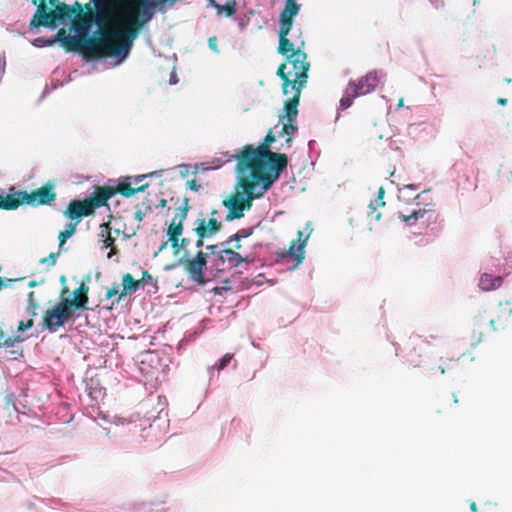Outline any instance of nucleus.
Segmentation results:
<instances>
[{
  "mask_svg": "<svg viewBox=\"0 0 512 512\" xmlns=\"http://www.w3.org/2000/svg\"><path fill=\"white\" fill-rule=\"evenodd\" d=\"M155 7L151 0H129V5L117 13L113 3L96 0L93 21L98 26V35L87 39L90 59H125L133 41L153 18Z\"/></svg>",
  "mask_w": 512,
  "mask_h": 512,
  "instance_id": "1",
  "label": "nucleus"
},
{
  "mask_svg": "<svg viewBox=\"0 0 512 512\" xmlns=\"http://www.w3.org/2000/svg\"><path fill=\"white\" fill-rule=\"evenodd\" d=\"M282 55L286 57V60L278 67L277 75L282 79L283 93L292 96L285 101L284 114L279 116L282 127L278 136H284L285 143L277 147V150L289 149L292 146L294 135L298 131L296 125L298 105L310 69V63L304 50L292 51Z\"/></svg>",
  "mask_w": 512,
  "mask_h": 512,
  "instance_id": "2",
  "label": "nucleus"
},
{
  "mask_svg": "<svg viewBox=\"0 0 512 512\" xmlns=\"http://www.w3.org/2000/svg\"><path fill=\"white\" fill-rule=\"evenodd\" d=\"M162 171H153L147 174H141L135 177L128 176L119 182L117 185H102L95 186L93 193L85 198L84 200H72L66 207L64 215L70 220H77L79 222L81 218L91 216L95 213V210L101 207H106L110 210L108 204L116 194L129 198L135 195L137 192H143L148 186V183L139 185L138 187H132V184H139L142 180L147 177L161 176Z\"/></svg>",
  "mask_w": 512,
  "mask_h": 512,
  "instance_id": "3",
  "label": "nucleus"
},
{
  "mask_svg": "<svg viewBox=\"0 0 512 512\" xmlns=\"http://www.w3.org/2000/svg\"><path fill=\"white\" fill-rule=\"evenodd\" d=\"M276 140V135L270 129L261 145L254 148L245 145L237 155L238 172H254L266 178V187L272 186L286 169L288 158L286 154L272 152L269 147Z\"/></svg>",
  "mask_w": 512,
  "mask_h": 512,
  "instance_id": "4",
  "label": "nucleus"
},
{
  "mask_svg": "<svg viewBox=\"0 0 512 512\" xmlns=\"http://www.w3.org/2000/svg\"><path fill=\"white\" fill-rule=\"evenodd\" d=\"M238 184L222 204L228 209L226 221L240 219L244 211L250 210L254 199L260 198L271 186L266 187V178L254 172H239Z\"/></svg>",
  "mask_w": 512,
  "mask_h": 512,
  "instance_id": "5",
  "label": "nucleus"
},
{
  "mask_svg": "<svg viewBox=\"0 0 512 512\" xmlns=\"http://www.w3.org/2000/svg\"><path fill=\"white\" fill-rule=\"evenodd\" d=\"M301 5L297 0H285L284 8L279 15L278 53L287 54L292 51L304 50L305 39L300 27L294 25V17L299 13Z\"/></svg>",
  "mask_w": 512,
  "mask_h": 512,
  "instance_id": "6",
  "label": "nucleus"
},
{
  "mask_svg": "<svg viewBox=\"0 0 512 512\" xmlns=\"http://www.w3.org/2000/svg\"><path fill=\"white\" fill-rule=\"evenodd\" d=\"M512 316V298L499 301L498 305L492 309L489 313H479L474 318V329L471 335V344L477 345L483 340V331L481 330L485 325V321L488 320V326L490 331H498L504 329L510 317Z\"/></svg>",
  "mask_w": 512,
  "mask_h": 512,
  "instance_id": "7",
  "label": "nucleus"
},
{
  "mask_svg": "<svg viewBox=\"0 0 512 512\" xmlns=\"http://www.w3.org/2000/svg\"><path fill=\"white\" fill-rule=\"evenodd\" d=\"M46 1L47 0H31L32 4L37 8L29 23L30 29L39 27L54 28L57 22L72 19L76 11V6H70L63 2L53 6V9L50 10Z\"/></svg>",
  "mask_w": 512,
  "mask_h": 512,
  "instance_id": "8",
  "label": "nucleus"
},
{
  "mask_svg": "<svg viewBox=\"0 0 512 512\" xmlns=\"http://www.w3.org/2000/svg\"><path fill=\"white\" fill-rule=\"evenodd\" d=\"M380 82V77L377 71H369L366 75L360 77L357 80L349 81L344 95L340 100V106L342 109L349 108L354 99L359 96L367 95L373 92Z\"/></svg>",
  "mask_w": 512,
  "mask_h": 512,
  "instance_id": "9",
  "label": "nucleus"
},
{
  "mask_svg": "<svg viewBox=\"0 0 512 512\" xmlns=\"http://www.w3.org/2000/svg\"><path fill=\"white\" fill-rule=\"evenodd\" d=\"M190 208L189 199L185 197L182 204L177 208V212L167 229L168 241L175 254L185 251L190 242L187 238L179 239L183 233V222L187 218Z\"/></svg>",
  "mask_w": 512,
  "mask_h": 512,
  "instance_id": "10",
  "label": "nucleus"
},
{
  "mask_svg": "<svg viewBox=\"0 0 512 512\" xmlns=\"http://www.w3.org/2000/svg\"><path fill=\"white\" fill-rule=\"evenodd\" d=\"M79 315L61 299L51 308L47 309L42 317L43 327L49 332H56L68 321H75Z\"/></svg>",
  "mask_w": 512,
  "mask_h": 512,
  "instance_id": "11",
  "label": "nucleus"
},
{
  "mask_svg": "<svg viewBox=\"0 0 512 512\" xmlns=\"http://www.w3.org/2000/svg\"><path fill=\"white\" fill-rule=\"evenodd\" d=\"M207 254L198 252L196 257L189 258L186 254H183L179 259V264L186 270L190 278L199 284L206 282L204 278V270L207 265Z\"/></svg>",
  "mask_w": 512,
  "mask_h": 512,
  "instance_id": "12",
  "label": "nucleus"
},
{
  "mask_svg": "<svg viewBox=\"0 0 512 512\" xmlns=\"http://www.w3.org/2000/svg\"><path fill=\"white\" fill-rule=\"evenodd\" d=\"M56 196L55 184L51 181L32 192L23 191L25 204L32 207L50 205L56 199Z\"/></svg>",
  "mask_w": 512,
  "mask_h": 512,
  "instance_id": "13",
  "label": "nucleus"
},
{
  "mask_svg": "<svg viewBox=\"0 0 512 512\" xmlns=\"http://www.w3.org/2000/svg\"><path fill=\"white\" fill-rule=\"evenodd\" d=\"M305 231H307V235L305 238H303V232L298 231L297 239L290 244L289 249L284 254V256L293 258L296 265H299L300 263H302V261L305 258L304 248L306 246L307 240L312 231L309 223H307V225L305 227Z\"/></svg>",
  "mask_w": 512,
  "mask_h": 512,
  "instance_id": "14",
  "label": "nucleus"
},
{
  "mask_svg": "<svg viewBox=\"0 0 512 512\" xmlns=\"http://www.w3.org/2000/svg\"><path fill=\"white\" fill-rule=\"evenodd\" d=\"M243 262H248V258L242 257L232 248H224L220 251L215 265L217 270L223 271L238 267Z\"/></svg>",
  "mask_w": 512,
  "mask_h": 512,
  "instance_id": "15",
  "label": "nucleus"
},
{
  "mask_svg": "<svg viewBox=\"0 0 512 512\" xmlns=\"http://www.w3.org/2000/svg\"><path fill=\"white\" fill-rule=\"evenodd\" d=\"M89 286L85 282H81L77 289L73 291V297L61 298L74 312L82 311L88 308L89 303Z\"/></svg>",
  "mask_w": 512,
  "mask_h": 512,
  "instance_id": "16",
  "label": "nucleus"
},
{
  "mask_svg": "<svg viewBox=\"0 0 512 512\" xmlns=\"http://www.w3.org/2000/svg\"><path fill=\"white\" fill-rule=\"evenodd\" d=\"M195 224L194 230H198L201 235L208 237L217 234L222 228V223L217 218H209L208 220L199 218L196 220Z\"/></svg>",
  "mask_w": 512,
  "mask_h": 512,
  "instance_id": "17",
  "label": "nucleus"
},
{
  "mask_svg": "<svg viewBox=\"0 0 512 512\" xmlns=\"http://www.w3.org/2000/svg\"><path fill=\"white\" fill-rule=\"evenodd\" d=\"M76 11L72 17V27L78 32H85L90 26L91 19L87 13H84L83 6L78 1H75Z\"/></svg>",
  "mask_w": 512,
  "mask_h": 512,
  "instance_id": "18",
  "label": "nucleus"
},
{
  "mask_svg": "<svg viewBox=\"0 0 512 512\" xmlns=\"http://www.w3.org/2000/svg\"><path fill=\"white\" fill-rule=\"evenodd\" d=\"M87 39L82 36H68L62 47L66 51H78L82 53L86 58L90 59V51L87 49Z\"/></svg>",
  "mask_w": 512,
  "mask_h": 512,
  "instance_id": "19",
  "label": "nucleus"
},
{
  "mask_svg": "<svg viewBox=\"0 0 512 512\" xmlns=\"http://www.w3.org/2000/svg\"><path fill=\"white\" fill-rule=\"evenodd\" d=\"M399 218L403 222H410L411 220H418V219H424L425 221H434L436 222L439 218V215L436 213V211L432 208H423V209H415L411 212L410 215H400Z\"/></svg>",
  "mask_w": 512,
  "mask_h": 512,
  "instance_id": "20",
  "label": "nucleus"
},
{
  "mask_svg": "<svg viewBox=\"0 0 512 512\" xmlns=\"http://www.w3.org/2000/svg\"><path fill=\"white\" fill-rule=\"evenodd\" d=\"M22 204H25L23 191L0 196V209L15 210Z\"/></svg>",
  "mask_w": 512,
  "mask_h": 512,
  "instance_id": "21",
  "label": "nucleus"
},
{
  "mask_svg": "<svg viewBox=\"0 0 512 512\" xmlns=\"http://www.w3.org/2000/svg\"><path fill=\"white\" fill-rule=\"evenodd\" d=\"M503 283L501 276H493L489 273H483L479 280V287L483 291H492L498 289Z\"/></svg>",
  "mask_w": 512,
  "mask_h": 512,
  "instance_id": "22",
  "label": "nucleus"
},
{
  "mask_svg": "<svg viewBox=\"0 0 512 512\" xmlns=\"http://www.w3.org/2000/svg\"><path fill=\"white\" fill-rule=\"evenodd\" d=\"M385 194V189L380 187L378 190V196L375 201H372L368 206L367 215L371 217L373 221H379L381 219V213L377 212L379 207H384L385 202L383 200Z\"/></svg>",
  "mask_w": 512,
  "mask_h": 512,
  "instance_id": "23",
  "label": "nucleus"
},
{
  "mask_svg": "<svg viewBox=\"0 0 512 512\" xmlns=\"http://www.w3.org/2000/svg\"><path fill=\"white\" fill-rule=\"evenodd\" d=\"M139 285L140 281L135 280L130 273L124 274L122 277V291L117 301L121 300L127 292H135L139 288Z\"/></svg>",
  "mask_w": 512,
  "mask_h": 512,
  "instance_id": "24",
  "label": "nucleus"
},
{
  "mask_svg": "<svg viewBox=\"0 0 512 512\" xmlns=\"http://www.w3.org/2000/svg\"><path fill=\"white\" fill-rule=\"evenodd\" d=\"M209 3L217 9L218 12L225 11L227 16H233L236 13L235 1L227 2L225 5H221L217 0H209Z\"/></svg>",
  "mask_w": 512,
  "mask_h": 512,
  "instance_id": "25",
  "label": "nucleus"
},
{
  "mask_svg": "<svg viewBox=\"0 0 512 512\" xmlns=\"http://www.w3.org/2000/svg\"><path fill=\"white\" fill-rule=\"evenodd\" d=\"M23 340L24 339L20 336H6L2 327L0 326V347H14L15 344H19L23 342Z\"/></svg>",
  "mask_w": 512,
  "mask_h": 512,
  "instance_id": "26",
  "label": "nucleus"
},
{
  "mask_svg": "<svg viewBox=\"0 0 512 512\" xmlns=\"http://www.w3.org/2000/svg\"><path fill=\"white\" fill-rule=\"evenodd\" d=\"M151 208L149 206L145 207V209H142L141 207L137 206V210L134 213V218L137 221V226L135 229H132L130 233H127V237L134 236L136 234V231L141 228V222L143 221L144 217L147 214V211H150Z\"/></svg>",
  "mask_w": 512,
  "mask_h": 512,
  "instance_id": "27",
  "label": "nucleus"
},
{
  "mask_svg": "<svg viewBox=\"0 0 512 512\" xmlns=\"http://www.w3.org/2000/svg\"><path fill=\"white\" fill-rule=\"evenodd\" d=\"M252 233H253L252 228L241 229L237 233L230 236L224 243H222V245L231 244V243H233V241H238V240H241L242 238H247L250 235H252Z\"/></svg>",
  "mask_w": 512,
  "mask_h": 512,
  "instance_id": "28",
  "label": "nucleus"
},
{
  "mask_svg": "<svg viewBox=\"0 0 512 512\" xmlns=\"http://www.w3.org/2000/svg\"><path fill=\"white\" fill-rule=\"evenodd\" d=\"M32 44L35 47H38V48H43V47L54 45L52 38L51 39H46L44 37H37V38H35L33 40Z\"/></svg>",
  "mask_w": 512,
  "mask_h": 512,
  "instance_id": "29",
  "label": "nucleus"
},
{
  "mask_svg": "<svg viewBox=\"0 0 512 512\" xmlns=\"http://www.w3.org/2000/svg\"><path fill=\"white\" fill-rule=\"evenodd\" d=\"M99 236L105 237V239L103 240V244L101 246L102 249H108L109 247L115 245V238L111 235V232L107 231V235L100 233Z\"/></svg>",
  "mask_w": 512,
  "mask_h": 512,
  "instance_id": "30",
  "label": "nucleus"
},
{
  "mask_svg": "<svg viewBox=\"0 0 512 512\" xmlns=\"http://www.w3.org/2000/svg\"><path fill=\"white\" fill-rule=\"evenodd\" d=\"M68 36L69 34H67L66 30L64 28H60L56 35L52 38L53 43L55 44L56 42H60L61 45H63Z\"/></svg>",
  "mask_w": 512,
  "mask_h": 512,
  "instance_id": "31",
  "label": "nucleus"
},
{
  "mask_svg": "<svg viewBox=\"0 0 512 512\" xmlns=\"http://www.w3.org/2000/svg\"><path fill=\"white\" fill-rule=\"evenodd\" d=\"M233 358V354L231 353H227L225 354L220 360H219V363L217 364V369L220 371V370H223L224 368H226L228 366V364L231 362Z\"/></svg>",
  "mask_w": 512,
  "mask_h": 512,
  "instance_id": "32",
  "label": "nucleus"
},
{
  "mask_svg": "<svg viewBox=\"0 0 512 512\" xmlns=\"http://www.w3.org/2000/svg\"><path fill=\"white\" fill-rule=\"evenodd\" d=\"M33 325H34V320L32 318L27 320V321H20L18 323L17 331L18 332H23V331H25L27 329L32 328Z\"/></svg>",
  "mask_w": 512,
  "mask_h": 512,
  "instance_id": "33",
  "label": "nucleus"
},
{
  "mask_svg": "<svg viewBox=\"0 0 512 512\" xmlns=\"http://www.w3.org/2000/svg\"><path fill=\"white\" fill-rule=\"evenodd\" d=\"M58 256H59V253L52 252V253L49 254L48 257L41 259L40 262L41 263L48 262L50 265L53 266V265L56 264V260H57Z\"/></svg>",
  "mask_w": 512,
  "mask_h": 512,
  "instance_id": "34",
  "label": "nucleus"
},
{
  "mask_svg": "<svg viewBox=\"0 0 512 512\" xmlns=\"http://www.w3.org/2000/svg\"><path fill=\"white\" fill-rule=\"evenodd\" d=\"M72 235L69 234L68 231L63 230L59 233L58 239H59V248H61L67 241L68 238H70Z\"/></svg>",
  "mask_w": 512,
  "mask_h": 512,
  "instance_id": "35",
  "label": "nucleus"
},
{
  "mask_svg": "<svg viewBox=\"0 0 512 512\" xmlns=\"http://www.w3.org/2000/svg\"><path fill=\"white\" fill-rule=\"evenodd\" d=\"M208 44L211 50L215 52H219L218 50V40L216 36H212L208 39Z\"/></svg>",
  "mask_w": 512,
  "mask_h": 512,
  "instance_id": "36",
  "label": "nucleus"
},
{
  "mask_svg": "<svg viewBox=\"0 0 512 512\" xmlns=\"http://www.w3.org/2000/svg\"><path fill=\"white\" fill-rule=\"evenodd\" d=\"M194 231H195V233L197 235L196 247L197 248H201L203 246L204 239L208 238V236L201 235L200 231H198V230H194Z\"/></svg>",
  "mask_w": 512,
  "mask_h": 512,
  "instance_id": "37",
  "label": "nucleus"
},
{
  "mask_svg": "<svg viewBox=\"0 0 512 512\" xmlns=\"http://www.w3.org/2000/svg\"><path fill=\"white\" fill-rule=\"evenodd\" d=\"M28 301H29V306L32 308V316H35L36 315V312H35V309H36V304L34 302V292H29L28 294Z\"/></svg>",
  "mask_w": 512,
  "mask_h": 512,
  "instance_id": "38",
  "label": "nucleus"
},
{
  "mask_svg": "<svg viewBox=\"0 0 512 512\" xmlns=\"http://www.w3.org/2000/svg\"><path fill=\"white\" fill-rule=\"evenodd\" d=\"M118 293V286L115 285L114 287L108 289L107 293H106V298L107 299H110L112 298L113 296H115L116 294Z\"/></svg>",
  "mask_w": 512,
  "mask_h": 512,
  "instance_id": "39",
  "label": "nucleus"
},
{
  "mask_svg": "<svg viewBox=\"0 0 512 512\" xmlns=\"http://www.w3.org/2000/svg\"><path fill=\"white\" fill-rule=\"evenodd\" d=\"M77 224L78 222L76 221L75 223H69L65 230L69 232V234L73 235L76 231V228H77Z\"/></svg>",
  "mask_w": 512,
  "mask_h": 512,
  "instance_id": "40",
  "label": "nucleus"
},
{
  "mask_svg": "<svg viewBox=\"0 0 512 512\" xmlns=\"http://www.w3.org/2000/svg\"><path fill=\"white\" fill-rule=\"evenodd\" d=\"M100 228L102 230V233L104 232L105 234L104 235H107V231L111 232V226H110V222H107V223H103L100 225Z\"/></svg>",
  "mask_w": 512,
  "mask_h": 512,
  "instance_id": "41",
  "label": "nucleus"
},
{
  "mask_svg": "<svg viewBox=\"0 0 512 512\" xmlns=\"http://www.w3.org/2000/svg\"><path fill=\"white\" fill-rule=\"evenodd\" d=\"M151 278H152V277H151L150 273H149L147 270L143 271V272H142V278L139 280V281H140V284H141L142 282H145V281L151 280Z\"/></svg>",
  "mask_w": 512,
  "mask_h": 512,
  "instance_id": "42",
  "label": "nucleus"
},
{
  "mask_svg": "<svg viewBox=\"0 0 512 512\" xmlns=\"http://www.w3.org/2000/svg\"><path fill=\"white\" fill-rule=\"evenodd\" d=\"M109 248H110V251H109V253H108L107 257L110 259V258H112L114 255H116V254H117L118 249H117V246H116V245L111 246V247H109Z\"/></svg>",
  "mask_w": 512,
  "mask_h": 512,
  "instance_id": "43",
  "label": "nucleus"
},
{
  "mask_svg": "<svg viewBox=\"0 0 512 512\" xmlns=\"http://www.w3.org/2000/svg\"><path fill=\"white\" fill-rule=\"evenodd\" d=\"M434 6L436 9H443L445 7V2L444 0H436L435 2H433Z\"/></svg>",
  "mask_w": 512,
  "mask_h": 512,
  "instance_id": "44",
  "label": "nucleus"
},
{
  "mask_svg": "<svg viewBox=\"0 0 512 512\" xmlns=\"http://www.w3.org/2000/svg\"><path fill=\"white\" fill-rule=\"evenodd\" d=\"M187 184L189 185L190 189L198 190L199 186L196 185V181L195 180L188 181Z\"/></svg>",
  "mask_w": 512,
  "mask_h": 512,
  "instance_id": "45",
  "label": "nucleus"
},
{
  "mask_svg": "<svg viewBox=\"0 0 512 512\" xmlns=\"http://www.w3.org/2000/svg\"><path fill=\"white\" fill-rule=\"evenodd\" d=\"M210 215H211L210 218H217L218 219V217L220 216V212L218 210L214 209V210L211 211Z\"/></svg>",
  "mask_w": 512,
  "mask_h": 512,
  "instance_id": "46",
  "label": "nucleus"
},
{
  "mask_svg": "<svg viewBox=\"0 0 512 512\" xmlns=\"http://www.w3.org/2000/svg\"><path fill=\"white\" fill-rule=\"evenodd\" d=\"M240 241H241V240L234 241L235 243H234V245H233V248H232V249H234L235 251H236V250H239V249L242 247V245H241Z\"/></svg>",
  "mask_w": 512,
  "mask_h": 512,
  "instance_id": "47",
  "label": "nucleus"
},
{
  "mask_svg": "<svg viewBox=\"0 0 512 512\" xmlns=\"http://www.w3.org/2000/svg\"><path fill=\"white\" fill-rule=\"evenodd\" d=\"M420 340H421L420 337H415V338L411 339L409 346H415Z\"/></svg>",
  "mask_w": 512,
  "mask_h": 512,
  "instance_id": "48",
  "label": "nucleus"
},
{
  "mask_svg": "<svg viewBox=\"0 0 512 512\" xmlns=\"http://www.w3.org/2000/svg\"><path fill=\"white\" fill-rule=\"evenodd\" d=\"M497 103L500 104V105H506L507 104V99L506 98H498L497 99Z\"/></svg>",
  "mask_w": 512,
  "mask_h": 512,
  "instance_id": "49",
  "label": "nucleus"
},
{
  "mask_svg": "<svg viewBox=\"0 0 512 512\" xmlns=\"http://www.w3.org/2000/svg\"><path fill=\"white\" fill-rule=\"evenodd\" d=\"M167 205V200L166 199H161L159 201V204H158V207H165Z\"/></svg>",
  "mask_w": 512,
  "mask_h": 512,
  "instance_id": "50",
  "label": "nucleus"
},
{
  "mask_svg": "<svg viewBox=\"0 0 512 512\" xmlns=\"http://www.w3.org/2000/svg\"><path fill=\"white\" fill-rule=\"evenodd\" d=\"M470 509L472 512H477V505L475 502H471Z\"/></svg>",
  "mask_w": 512,
  "mask_h": 512,
  "instance_id": "51",
  "label": "nucleus"
},
{
  "mask_svg": "<svg viewBox=\"0 0 512 512\" xmlns=\"http://www.w3.org/2000/svg\"><path fill=\"white\" fill-rule=\"evenodd\" d=\"M59 3H61L59 0H49V5L51 7H53V6H55V5L59 4Z\"/></svg>",
  "mask_w": 512,
  "mask_h": 512,
  "instance_id": "52",
  "label": "nucleus"
},
{
  "mask_svg": "<svg viewBox=\"0 0 512 512\" xmlns=\"http://www.w3.org/2000/svg\"><path fill=\"white\" fill-rule=\"evenodd\" d=\"M403 105H404V99L400 98L399 101H398V108L403 107Z\"/></svg>",
  "mask_w": 512,
  "mask_h": 512,
  "instance_id": "53",
  "label": "nucleus"
},
{
  "mask_svg": "<svg viewBox=\"0 0 512 512\" xmlns=\"http://www.w3.org/2000/svg\"><path fill=\"white\" fill-rule=\"evenodd\" d=\"M215 248H217V245H210L207 247V249L211 250L212 252H214Z\"/></svg>",
  "mask_w": 512,
  "mask_h": 512,
  "instance_id": "54",
  "label": "nucleus"
},
{
  "mask_svg": "<svg viewBox=\"0 0 512 512\" xmlns=\"http://www.w3.org/2000/svg\"><path fill=\"white\" fill-rule=\"evenodd\" d=\"M36 284H37L36 281L32 280L29 282V287H34V286H36Z\"/></svg>",
  "mask_w": 512,
  "mask_h": 512,
  "instance_id": "55",
  "label": "nucleus"
},
{
  "mask_svg": "<svg viewBox=\"0 0 512 512\" xmlns=\"http://www.w3.org/2000/svg\"><path fill=\"white\" fill-rule=\"evenodd\" d=\"M167 247V242H164L161 247H160V251L164 250L165 248Z\"/></svg>",
  "mask_w": 512,
  "mask_h": 512,
  "instance_id": "56",
  "label": "nucleus"
},
{
  "mask_svg": "<svg viewBox=\"0 0 512 512\" xmlns=\"http://www.w3.org/2000/svg\"><path fill=\"white\" fill-rule=\"evenodd\" d=\"M405 189H411V190H414L415 188H414V186H413V185H408V186H406V187H405Z\"/></svg>",
  "mask_w": 512,
  "mask_h": 512,
  "instance_id": "57",
  "label": "nucleus"
},
{
  "mask_svg": "<svg viewBox=\"0 0 512 512\" xmlns=\"http://www.w3.org/2000/svg\"><path fill=\"white\" fill-rule=\"evenodd\" d=\"M453 398H454V403H458V399H457V396L455 394H453Z\"/></svg>",
  "mask_w": 512,
  "mask_h": 512,
  "instance_id": "58",
  "label": "nucleus"
},
{
  "mask_svg": "<svg viewBox=\"0 0 512 512\" xmlns=\"http://www.w3.org/2000/svg\"><path fill=\"white\" fill-rule=\"evenodd\" d=\"M505 81H506L507 83H511V81H512V80H511V78H506V79H505Z\"/></svg>",
  "mask_w": 512,
  "mask_h": 512,
  "instance_id": "59",
  "label": "nucleus"
},
{
  "mask_svg": "<svg viewBox=\"0 0 512 512\" xmlns=\"http://www.w3.org/2000/svg\"><path fill=\"white\" fill-rule=\"evenodd\" d=\"M3 287V280L0 278V289Z\"/></svg>",
  "mask_w": 512,
  "mask_h": 512,
  "instance_id": "60",
  "label": "nucleus"
}]
</instances>
